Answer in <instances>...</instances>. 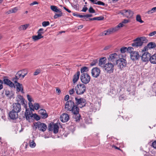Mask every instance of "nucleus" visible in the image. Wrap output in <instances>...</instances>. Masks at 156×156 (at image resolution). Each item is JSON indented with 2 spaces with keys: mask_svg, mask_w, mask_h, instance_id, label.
Returning <instances> with one entry per match:
<instances>
[{
  "mask_svg": "<svg viewBox=\"0 0 156 156\" xmlns=\"http://www.w3.org/2000/svg\"><path fill=\"white\" fill-rule=\"evenodd\" d=\"M74 115V118L76 122H79L81 118L80 115L79 114V108L76 105L70 110V112Z\"/></svg>",
  "mask_w": 156,
  "mask_h": 156,
  "instance_id": "f257e3e1",
  "label": "nucleus"
},
{
  "mask_svg": "<svg viewBox=\"0 0 156 156\" xmlns=\"http://www.w3.org/2000/svg\"><path fill=\"white\" fill-rule=\"evenodd\" d=\"M122 23H120L118 25L114 28H110L104 31L102 33V36L108 35L112 34L118 30L119 28L122 27Z\"/></svg>",
  "mask_w": 156,
  "mask_h": 156,
  "instance_id": "f03ea898",
  "label": "nucleus"
},
{
  "mask_svg": "<svg viewBox=\"0 0 156 156\" xmlns=\"http://www.w3.org/2000/svg\"><path fill=\"white\" fill-rule=\"evenodd\" d=\"M76 92L78 95L83 94L86 90V87L83 84H78L75 87Z\"/></svg>",
  "mask_w": 156,
  "mask_h": 156,
  "instance_id": "7ed1b4c3",
  "label": "nucleus"
},
{
  "mask_svg": "<svg viewBox=\"0 0 156 156\" xmlns=\"http://www.w3.org/2000/svg\"><path fill=\"white\" fill-rule=\"evenodd\" d=\"M115 65V64L109 62L105 64L103 68L107 73H111L113 72L114 69V66Z\"/></svg>",
  "mask_w": 156,
  "mask_h": 156,
  "instance_id": "20e7f679",
  "label": "nucleus"
},
{
  "mask_svg": "<svg viewBox=\"0 0 156 156\" xmlns=\"http://www.w3.org/2000/svg\"><path fill=\"white\" fill-rule=\"evenodd\" d=\"M120 58V55H118L117 53H114L109 55L108 60L109 62H112V63L116 64Z\"/></svg>",
  "mask_w": 156,
  "mask_h": 156,
  "instance_id": "39448f33",
  "label": "nucleus"
},
{
  "mask_svg": "<svg viewBox=\"0 0 156 156\" xmlns=\"http://www.w3.org/2000/svg\"><path fill=\"white\" fill-rule=\"evenodd\" d=\"M25 115L26 119L29 121L32 117H34L37 121L39 120L40 119V117L35 113L31 115L27 109H26L25 112Z\"/></svg>",
  "mask_w": 156,
  "mask_h": 156,
  "instance_id": "423d86ee",
  "label": "nucleus"
},
{
  "mask_svg": "<svg viewBox=\"0 0 156 156\" xmlns=\"http://www.w3.org/2000/svg\"><path fill=\"white\" fill-rule=\"evenodd\" d=\"M80 80L83 84H87L90 81V77L87 73H83L80 76Z\"/></svg>",
  "mask_w": 156,
  "mask_h": 156,
  "instance_id": "0eeeda50",
  "label": "nucleus"
},
{
  "mask_svg": "<svg viewBox=\"0 0 156 156\" xmlns=\"http://www.w3.org/2000/svg\"><path fill=\"white\" fill-rule=\"evenodd\" d=\"M76 101V105L77 106L79 105L80 108L84 107L86 105V100L83 98H78V97L75 98Z\"/></svg>",
  "mask_w": 156,
  "mask_h": 156,
  "instance_id": "6e6552de",
  "label": "nucleus"
},
{
  "mask_svg": "<svg viewBox=\"0 0 156 156\" xmlns=\"http://www.w3.org/2000/svg\"><path fill=\"white\" fill-rule=\"evenodd\" d=\"M48 128L49 131H53V133L56 134L58 132L59 127L57 123H50L48 126Z\"/></svg>",
  "mask_w": 156,
  "mask_h": 156,
  "instance_id": "1a4fd4ad",
  "label": "nucleus"
},
{
  "mask_svg": "<svg viewBox=\"0 0 156 156\" xmlns=\"http://www.w3.org/2000/svg\"><path fill=\"white\" fill-rule=\"evenodd\" d=\"M75 105L74 101L69 100L66 102L65 105V109L67 111L70 112V110Z\"/></svg>",
  "mask_w": 156,
  "mask_h": 156,
  "instance_id": "9d476101",
  "label": "nucleus"
},
{
  "mask_svg": "<svg viewBox=\"0 0 156 156\" xmlns=\"http://www.w3.org/2000/svg\"><path fill=\"white\" fill-rule=\"evenodd\" d=\"M133 50H131V51H129V53L130 54V58L131 59L133 60L138 59L140 58L138 52L137 51H134V49L132 47Z\"/></svg>",
  "mask_w": 156,
  "mask_h": 156,
  "instance_id": "9b49d317",
  "label": "nucleus"
},
{
  "mask_svg": "<svg viewBox=\"0 0 156 156\" xmlns=\"http://www.w3.org/2000/svg\"><path fill=\"white\" fill-rule=\"evenodd\" d=\"M100 73V69L97 67L93 68L91 70L92 76L94 78H97L99 76Z\"/></svg>",
  "mask_w": 156,
  "mask_h": 156,
  "instance_id": "f8f14e48",
  "label": "nucleus"
},
{
  "mask_svg": "<svg viewBox=\"0 0 156 156\" xmlns=\"http://www.w3.org/2000/svg\"><path fill=\"white\" fill-rule=\"evenodd\" d=\"M118 64L120 69L123 68L126 65V61L124 58H120L116 64V65Z\"/></svg>",
  "mask_w": 156,
  "mask_h": 156,
  "instance_id": "ddd939ff",
  "label": "nucleus"
},
{
  "mask_svg": "<svg viewBox=\"0 0 156 156\" xmlns=\"http://www.w3.org/2000/svg\"><path fill=\"white\" fill-rule=\"evenodd\" d=\"M12 110L18 112H20L21 110V105L18 103H14L12 104Z\"/></svg>",
  "mask_w": 156,
  "mask_h": 156,
  "instance_id": "4468645a",
  "label": "nucleus"
},
{
  "mask_svg": "<svg viewBox=\"0 0 156 156\" xmlns=\"http://www.w3.org/2000/svg\"><path fill=\"white\" fill-rule=\"evenodd\" d=\"M151 55L149 53L145 52L141 56V59L144 62H146L150 60Z\"/></svg>",
  "mask_w": 156,
  "mask_h": 156,
  "instance_id": "2eb2a0df",
  "label": "nucleus"
},
{
  "mask_svg": "<svg viewBox=\"0 0 156 156\" xmlns=\"http://www.w3.org/2000/svg\"><path fill=\"white\" fill-rule=\"evenodd\" d=\"M145 40H134V42L132 45L133 47L137 48L138 47H140L142 45L144 42Z\"/></svg>",
  "mask_w": 156,
  "mask_h": 156,
  "instance_id": "dca6fc26",
  "label": "nucleus"
},
{
  "mask_svg": "<svg viewBox=\"0 0 156 156\" xmlns=\"http://www.w3.org/2000/svg\"><path fill=\"white\" fill-rule=\"evenodd\" d=\"M6 77V76H5L4 77V79L3 80L4 83L8 86L11 87L15 88V85L9 79L5 78Z\"/></svg>",
  "mask_w": 156,
  "mask_h": 156,
  "instance_id": "f3484780",
  "label": "nucleus"
},
{
  "mask_svg": "<svg viewBox=\"0 0 156 156\" xmlns=\"http://www.w3.org/2000/svg\"><path fill=\"white\" fill-rule=\"evenodd\" d=\"M156 47V44L154 42H151L149 43L147 45V46L144 47L142 50V51H146L148 50V48L149 49L153 48H155Z\"/></svg>",
  "mask_w": 156,
  "mask_h": 156,
  "instance_id": "a211bd4d",
  "label": "nucleus"
},
{
  "mask_svg": "<svg viewBox=\"0 0 156 156\" xmlns=\"http://www.w3.org/2000/svg\"><path fill=\"white\" fill-rule=\"evenodd\" d=\"M9 116L12 119H16L18 117V113L12 110L9 112Z\"/></svg>",
  "mask_w": 156,
  "mask_h": 156,
  "instance_id": "6ab92c4d",
  "label": "nucleus"
},
{
  "mask_svg": "<svg viewBox=\"0 0 156 156\" xmlns=\"http://www.w3.org/2000/svg\"><path fill=\"white\" fill-rule=\"evenodd\" d=\"M69 119V115L66 113H63L62 114L60 117L61 121L63 122H67Z\"/></svg>",
  "mask_w": 156,
  "mask_h": 156,
  "instance_id": "aec40b11",
  "label": "nucleus"
},
{
  "mask_svg": "<svg viewBox=\"0 0 156 156\" xmlns=\"http://www.w3.org/2000/svg\"><path fill=\"white\" fill-rule=\"evenodd\" d=\"M25 70H20L18 71L16 74L20 79H23L25 76L27 74V72L25 73Z\"/></svg>",
  "mask_w": 156,
  "mask_h": 156,
  "instance_id": "412c9836",
  "label": "nucleus"
},
{
  "mask_svg": "<svg viewBox=\"0 0 156 156\" xmlns=\"http://www.w3.org/2000/svg\"><path fill=\"white\" fill-rule=\"evenodd\" d=\"M123 14L127 17H131L133 16V12L130 10H123Z\"/></svg>",
  "mask_w": 156,
  "mask_h": 156,
  "instance_id": "4be33fe9",
  "label": "nucleus"
},
{
  "mask_svg": "<svg viewBox=\"0 0 156 156\" xmlns=\"http://www.w3.org/2000/svg\"><path fill=\"white\" fill-rule=\"evenodd\" d=\"M39 113L40 115V117L45 119L47 117L48 114L46 111L44 109H41L39 110Z\"/></svg>",
  "mask_w": 156,
  "mask_h": 156,
  "instance_id": "5701e85b",
  "label": "nucleus"
},
{
  "mask_svg": "<svg viewBox=\"0 0 156 156\" xmlns=\"http://www.w3.org/2000/svg\"><path fill=\"white\" fill-rule=\"evenodd\" d=\"M27 99L29 101V105L30 109L33 111L34 110V107L33 104L31 102L32 101H34L33 100L32 98L31 97L30 95L29 94L27 95Z\"/></svg>",
  "mask_w": 156,
  "mask_h": 156,
  "instance_id": "b1692460",
  "label": "nucleus"
},
{
  "mask_svg": "<svg viewBox=\"0 0 156 156\" xmlns=\"http://www.w3.org/2000/svg\"><path fill=\"white\" fill-rule=\"evenodd\" d=\"M39 127H38V129L42 132L45 131L47 128V126L44 123H41L40 122Z\"/></svg>",
  "mask_w": 156,
  "mask_h": 156,
  "instance_id": "393cba45",
  "label": "nucleus"
},
{
  "mask_svg": "<svg viewBox=\"0 0 156 156\" xmlns=\"http://www.w3.org/2000/svg\"><path fill=\"white\" fill-rule=\"evenodd\" d=\"M16 91L18 92L21 91L22 93H23V88L22 87V84H20L19 83H16Z\"/></svg>",
  "mask_w": 156,
  "mask_h": 156,
  "instance_id": "a878e982",
  "label": "nucleus"
},
{
  "mask_svg": "<svg viewBox=\"0 0 156 156\" xmlns=\"http://www.w3.org/2000/svg\"><path fill=\"white\" fill-rule=\"evenodd\" d=\"M131 50H133L132 47H129L128 48H127L126 47H122L120 49V51L122 53H124L126 51L128 53H129V51H131Z\"/></svg>",
  "mask_w": 156,
  "mask_h": 156,
  "instance_id": "bb28decb",
  "label": "nucleus"
},
{
  "mask_svg": "<svg viewBox=\"0 0 156 156\" xmlns=\"http://www.w3.org/2000/svg\"><path fill=\"white\" fill-rule=\"evenodd\" d=\"M80 75V72L79 71H78L76 74H75L73 76V81L74 83H76L78 80L79 79Z\"/></svg>",
  "mask_w": 156,
  "mask_h": 156,
  "instance_id": "cd10ccee",
  "label": "nucleus"
},
{
  "mask_svg": "<svg viewBox=\"0 0 156 156\" xmlns=\"http://www.w3.org/2000/svg\"><path fill=\"white\" fill-rule=\"evenodd\" d=\"M106 60V58L105 57L100 58L99 61V65L101 67L104 68Z\"/></svg>",
  "mask_w": 156,
  "mask_h": 156,
  "instance_id": "c85d7f7f",
  "label": "nucleus"
},
{
  "mask_svg": "<svg viewBox=\"0 0 156 156\" xmlns=\"http://www.w3.org/2000/svg\"><path fill=\"white\" fill-rule=\"evenodd\" d=\"M149 61L151 63L156 64V54L151 56Z\"/></svg>",
  "mask_w": 156,
  "mask_h": 156,
  "instance_id": "c756f323",
  "label": "nucleus"
},
{
  "mask_svg": "<svg viewBox=\"0 0 156 156\" xmlns=\"http://www.w3.org/2000/svg\"><path fill=\"white\" fill-rule=\"evenodd\" d=\"M29 24H27L24 25H21L18 27V29L20 31L25 30L29 26Z\"/></svg>",
  "mask_w": 156,
  "mask_h": 156,
  "instance_id": "7c9ffc66",
  "label": "nucleus"
},
{
  "mask_svg": "<svg viewBox=\"0 0 156 156\" xmlns=\"http://www.w3.org/2000/svg\"><path fill=\"white\" fill-rule=\"evenodd\" d=\"M25 101L24 99L23 98V96L19 95L17 96V98L16 101L17 103H19V102H24V101Z\"/></svg>",
  "mask_w": 156,
  "mask_h": 156,
  "instance_id": "2f4dec72",
  "label": "nucleus"
},
{
  "mask_svg": "<svg viewBox=\"0 0 156 156\" xmlns=\"http://www.w3.org/2000/svg\"><path fill=\"white\" fill-rule=\"evenodd\" d=\"M50 8L52 11L56 12H60L61 11L60 9H58L57 6L54 5H51Z\"/></svg>",
  "mask_w": 156,
  "mask_h": 156,
  "instance_id": "473e14b6",
  "label": "nucleus"
},
{
  "mask_svg": "<svg viewBox=\"0 0 156 156\" xmlns=\"http://www.w3.org/2000/svg\"><path fill=\"white\" fill-rule=\"evenodd\" d=\"M38 35L36 36H34L32 37L33 39H40L43 38V36H42V34L39 33L37 32Z\"/></svg>",
  "mask_w": 156,
  "mask_h": 156,
  "instance_id": "72a5a7b5",
  "label": "nucleus"
},
{
  "mask_svg": "<svg viewBox=\"0 0 156 156\" xmlns=\"http://www.w3.org/2000/svg\"><path fill=\"white\" fill-rule=\"evenodd\" d=\"M40 123V122H34L33 123L34 126H33V128L35 130H36L37 128L38 129V127H39Z\"/></svg>",
  "mask_w": 156,
  "mask_h": 156,
  "instance_id": "f704fd0d",
  "label": "nucleus"
},
{
  "mask_svg": "<svg viewBox=\"0 0 156 156\" xmlns=\"http://www.w3.org/2000/svg\"><path fill=\"white\" fill-rule=\"evenodd\" d=\"M104 19V17L100 16L97 17H94L93 18H89V19L90 20H102Z\"/></svg>",
  "mask_w": 156,
  "mask_h": 156,
  "instance_id": "c9c22d12",
  "label": "nucleus"
},
{
  "mask_svg": "<svg viewBox=\"0 0 156 156\" xmlns=\"http://www.w3.org/2000/svg\"><path fill=\"white\" fill-rule=\"evenodd\" d=\"M89 71L88 68L86 67H83L81 69V72L82 73L87 72Z\"/></svg>",
  "mask_w": 156,
  "mask_h": 156,
  "instance_id": "e433bc0d",
  "label": "nucleus"
},
{
  "mask_svg": "<svg viewBox=\"0 0 156 156\" xmlns=\"http://www.w3.org/2000/svg\"><path fill=\"white\" fill-rule=\"evenodd\" d=\"M136 20L137 21L141 23H142L144 22V21L142 20L141 16L140 15H136Z\"/></svg>",
  "mask_w": 156,
  "mask_h": 156,
  "instance_id": "4c0bfd02",
  "label": "nucleus"
},
{
  "mask_svg": "<svg viewBox=\"0 0 156 156\" xmlns=\"http://www.w3.org/2000/svg\"><path fill=\"white\" fill-rule=\"evenodd\" d=\"M20 79L16 74L15 76L12 78V80L15 83H18L17 81Z\"/></svg>",
  "mask_w": 156,
  "mask_h": 156,
  "instance_id": "58836bf2",
  "label": "nucleus"
},
{
  "mask_svg": "<svg viewBox=\"0 0 156 156\" xmlns=\"http://www.w3.org/2000/svg\"><path fill=\"white\" fill-rule=\"evenodd\" d=\"M59 13L58 14H56L54 16V18L55 19H57V18L61 17L62 14V11H61L60 12H58Z\"/></svg>",
  "mask_w": 156,
  "mask_h": 156,
  "instance_id": "ea45409f",
  "label": "nucleus"
},
{
  "mask_svg": "<svg viewBox=\"0 0 156 156\" xmlns=\"http://www.w3.org/2000/svg\"><path fill=\"white\" fill-rule=\"evenodd\" d=\"M30 146L31 147H34L36 145V144L34 141V140H33L31 141V140H30Z\"/></svg>",
  "mask_w": 156,
  "mask_h": 156,
  "instance_id": "a19ab883",
  "label": "nucleus"
},
{
  "mask_svg": "<svg viewBox=\"0 0 156 156\" xmlns=\"http://www.w3.org/2000/svg\"><path fill=\"white\" fill-rule=\"evenodd\" d=\"M98 59L94 60L93 61L90 63V66H95L96 65V64L97 63H98Z\"/></svg>",
  "mask_w": 156,
  "mask_h": 156,
  "instance_id": "79ce46f5",
  "label": "nucleus"
},
{
  "mask_svg": "<svg viewBox=\"0 0 156 156\" xmlns=\"http://www.w3.org/2000/svg\"><path fill=\"white\" fill-rule=\"evenodd\" d=\"M50 24L49 21H44L42 23V26L44 27H46Z\"/></svg>",
  "mask_w": 156,
  "mask_h": 156,
  "instance_id": "37998d69",
  "label": "nucleus"
},
{
  "mask_svg": "<svg viewBox=\"0 0 156 156\" xmlns=\"http://www.w3.org/2000/svg\"><path fill=\"white\" fill-rule=\"evenodd\" d=\"M156 11V7L153 8L151 10H149L147 12V13L148 14L154 12Z\"/></svg>",
  "mask_w": 156,
  "mask_h": 156,
  "instance_id": "c03bdc74",
  "label": "nucleus"
},
{
  "mask_svg": "<svg viewBox=\"0 0 156 156\" xmlns=\"http://www.w3.org/2000/svg\"><path fill=\"white\" fill-rule=\"evenodd\" d=\"M33 105L34 107V109L36 110H38L39 108L40 105L39 104L37 103H35L34 104V105Z\"/></svg>",
  "mask_w": 156,
  "mask_h": 156,
  "instance_id": "a18cd8bd",
  "label": "nucleus"
},
{
  "mask_svg": "<svg viewBox=\"0 0 156 156\" xmlns=\"http://www.w3.org/2000/svg\"><path fill=\"white\" fill-rule=\"evenodd\" d=\"M89 11L90 13H94L95 12V10L92 7H90L89 9Z\"/></svg>",
  "mask_w": 156,
  "mask_h": 156,
  "instance_id": "49530a36",
  "label": "nucleus"
},
{
  "mask_svg": "<svg viewBox=\"0 0 156 156\" xmlns=\"http://www.w3.org/2000/svg\"><path fill=\"white\" fill-rule=\"evenodd\" d=\"M41 70L39 69H37L34 73V75L36 76L40 73L41 72Z\"/></svg>",
  "mask_w": 156,
  "mask_h": 156,
  "instance_id": "de8ad7c7",
  "label": "nucleus"
},
{
  "mask_svg": "<svg viewBox=\"0 0 156 156\" xmlns=\"http://www.w3.org/2000/svg\"><path fill=\"white\" fill-rule=\"evenodd\" d=\"M151 146L154 148L156 149V140L152 143Z\"/></svg>",
  "mask_w": 156,
  "mask_h": 156,
  "instance_id": "09e8293b",
  "label": "nucleus"
},
{
  "mask_svg": "<svg viewBox=\"0 0 156 156\" xmlns=\"http://www.w3.org/2000/svg\"><path fill=\"white\" fill-rule=\"evenodd\" d=\"M18 10V8L17 7H15L14 8L12 9V13H15Z\"/></svg>",
  "mask_w": 156,
  "mask_h": 156,
  "instance_id": "8fccbe9b",
  "label": "nucleus"
},
{
  "mask_svg": "<svg viewBox=\"0 0 156 156\" xmlns=\"http://www.w3.org/2000/svg\"><path fill=\"white\" fill-rule=\"evenodd\" d=\"M3 81L0 80V90H1L3 88Z\"/></svg>",
  "mask_w": 156,
  "mask_h": 156,
  "instance_id": "3c124183",
  "label": "nucleus"
},
{
  "mask_svg": "<svg viewBox=\"0 0 156 156\" xmlns=\"http://www.w3.org/2000/svg\"><path fill=\"white\" fill-rule=\"evenodd\" d=\"M21 103L22 104V105H23L24 108H25L26 109H27V105L26 101H24V102H22Z\"/></svg>",
  "mask_w": 156,
  "mask_h": 156,
  "instance_id": "603ef678",
  "label": "nucleus"
},
{
  "mask_svg": "<svg viewBox=\"0 0 156 156\" xmlns=\"http://www.w3.org/2000/svg\"><path fill=\"white\" fill-rule=\"evenodd\" d=\"M97 4L98 5H102L104 6L105 5V4L104 2H101L100 1H98L97 2Z\"/></svg>",
  "mask_w": 156,
  "mask_h": 156,
  "instance_id": "864d4df0",
  "label": "nucleus"
},
{
  "mask_svg": "<svg viewBox=\"0 0 156 156\" xmlns=\"http://www.w3.org/2000/svg\"><path fill=\"white\" fill-rule=\"evenodd\" d=\"M73 15L74 16H76L77 17H80V18L83 17V16H82V15H80V14H78L73 13Z\"/></svg>",
  "mask_w": 156,
  "mask_h": 156,
  "instance_id": "5fc2aeb1",
  "label": "nucleus"
},
{
  "mask_svg": "<svg viewBox=\"0 0 156 156\" xmlns=\"http://www.w3.org/2000/svg\"><path fill=\"white\" fill-rule=\"evenodd\" d=\"M38 32L39 33L43 34L44 33V29L43 28H40L38 30Z\"/></svg>",
  "mask_w": 156,
  "mask_h": 156,
  "instance_id": "6e6d98bb",
  "label": "nucleus"
},
{
  "mask_svg": "<svg viewBox=\"0 0 156 156\" xmlns=\"http://www.w3.org/2000/svg\"><path fill=\"white\" fill-rule=\"evenodd\" d=\"M156 34V31H153V32L150 33L149 34V35L150 36H152L153 35H154L155 34Z\"/></svg>",
  "mask_w": 156,
  "mask_h": 156,
  "instance_id": "4d7b16f0",
  "label": "nucleus"
},
{
  "mask_svg": "<svg viewBox=\"0 0 156 156\" xmlns=\"http://www.w3.org/2000/svg\"><path fill=\"white\" fill-rule=\"evenodd\" d=\"M5 94L8 97H9L10 95V91L9 90H6L5 91Z\"/></svg>",
  "mask_w": 156,
  "mask_h": 156,
  "instance_id": "13d9d810",
  "label": "nucleus"
},
{
  "mask_svg": "<svg viewBox=\"0 0 156 156\" xmlns=\"http://www.w3.org/2000/svg\"><path fill=\"white\" fill-rule=\"evenodd\" d=\"M56 92L58 94H59L61 92L60 89L58 88H56Z\"/></svg>",
  "mask_w": 156,
  "mask_h": 156,
  "instance_id": "bf43d9fd",
  "label": "nucleus"
},
{
  "mask_svg": "<svg viewBox=\"0 0 156 156\" xmlns=\"http://www.w3.org/2000/svg\"><path fill=\"white\" fill-rule=\"evenodd\" d=\"M125 98V97L123 95H121L119 97V100H122L124 99Z\"/></svg>",
  "mask_w": 156,
  "mask_h": 156,
  "instance_id": "052dcab7",
  "label": "nucleus"
},
{
  "mask_svg": "<svg viewBox=\"0 0 156 156\" xmlns=\"http://www.w3.org/2000/svg\"><path fill=\"white\" fill-rule=\"evenodd\" d=\"M74 92V89H72L69 91V93L70 94H72Z\"/></svg>",
  "mask_w": 156,
  "mask_h": 156,
  "instance_id": "680f3d73",
  "label": "nucleus"
},
{
  "mask_svg": "<svg viewBox=\"0 0 156 156\" xmlns=\"http://www.w3.org/2000/svg\"><path fill=\"white\" fill-rule=\"evenodd\" d=\"M128 22H129V20H124L121 23L123 25V26L122 27L124 26L123 23H128Z\"/></svg>",
  "mask_w": 156,
  "mask_h": 156,
  "instance_id": "e2e57ef3",
  "label": "nucleus"
},
{
  "mask_svg": "<svg viewBox=\"0 0 156 156\" xmlns=\"http://www.w3.org/2000/svg\"><path fill=\"white\" fill-rule=\"evenodd\" d=\"M12 13H13L12 9L9 10V11L5 12V14H9Z\"/></svg>",
  "mask_w": 156,
  "mask_h": 156,
  "instance_id": "0e129e2a",
  "label": "nucleus"
},
{
  "mask_svg": "<svg viewBox=\"0 0 156 156\" xmlns=\"http://www.w3.org/2000/svg\"><path fill=\"white\" fill-rule=\"evenodd\" d=\"M38 4V3L36 1H34V2L33 3H30V6H32L34 5Z\"/></svg>",
  "mask_w": 156,
  "mask_h": 156,
  "instance_id": "69168bd1",
  "label": "nucleus"
},
{
  "mask_svg": "<svg viewBox=\"0 0 156 156\" xmlns=\"http://www.w3.org/2000/svg\"><path fill=\"white\" fill-rule=\"evenodd\" d=\"M69 98V96L68 95H67L65 96V100L66 101H67L68 100Z\"/></svg>",
  "mask_w": 156,
  "mask_h": 156,
  "instance_id": "338daca9",
  "label": "nucleus"
},
{
  "mask_svg": "<svg viewBox=\"0 0 156 156\" xmlns=\"http://www.w3.org/2000/svg\"><path fill=\"white\" fill-rule=\"evenodd\" d=\"M87 9V7H84L83 8L82 11L83 12H86Z\"/></svg>",
  "mask_w": 156,
  "mask_h": 156,
  "instance_id": "774afa93",
  "label": "nucleus"
}]
</instances>
